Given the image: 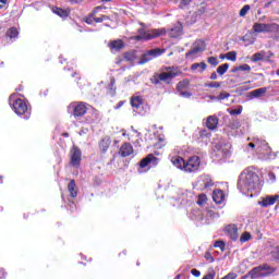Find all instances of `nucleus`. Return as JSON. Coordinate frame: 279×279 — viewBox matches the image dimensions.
Segmentation results:
<instances>
[{"instance_id": "f257e3e1", "label": "nucleus", "mask_w": 279, "mask_h": 279, "mask_svg": "<svg viewBox=\"0 0 279 279\" xmlns=\"http://www.w3.org/2000/svg\"><path fill=\"white\" fill-rule=\"evenodd\" d=\"M238 189L243 195H248L250 197L258 195L262 189L260 177L251 168H246L240 174Z\"/></svg>"}, {"instance_id": "f03ea898", "label": "nucleus", "mask_w": 279, "mask_h": 279, "mask_svg": "<svg viewBox=\"0 0 279 279\" xmlns=\"http://www.w3.org/2000/svg\"><path fill=\"white\" fill-rule=\"evenodd\" d=\"M171 163L180 171H184V173H195L199 171V167L202 166V159L198 156H192L187 160L180 156L171 157Z\"/></svg>"}, {"instance_id": "7ed1b4c3", "label": "nucleus", "mask_w": 279, "mask_h": 279, "mask_svg": "<svg viewBox=\"0 0 279 279\" xmlns=\"http://www.w3.org/2000/svg\"><path fill=\"white\" fill-rule=\"evenodd\" d=\"M9 105L14 110L17 117H22V119H29L32 117V108L27 105V101L17 98L16 94H12L9 98Z\"/></svg>"}, {"instance_id": "20e7f679", "label": "nucleus", "mask_w": 279, "mask_h": 279, "mask_svg": "<svg viewBox=\"0 0 279 279\" xmlns=\"http://www.w3.org/2000/svg\"><path fill=\"white\" fill-rule=\"evenodd\" d=\"M167 34V29L157 28L151 31H145L141 28L138 31V35L135 36V40H151V38H158V36H165Z\"/></svg>"}, {"instance_id": "39448f33", "label": "nucleus", "mask_w": 279, "mask_h": 279, "mask_svg": "<svg viewBox=\"0 0 279 279\" xmlns=\"http://www.w3.org/2000/svg\"><path fill=\"white\" fill-rule=\"evenodd\" d=\"M205 50L206 44L204 43V40H196L193 44L192 49L185 53V58H187V60H195V58H199V53H203V51Z\"/></svg>"}, {"instance_id": "423d86ee", "label": "nucleus", "mask_w": 279, "mask_h": 279, "mask_svg": "<svg viewBox=\"0 0 279 279\" xmlns=\"http://www.w3.org/2000/svg\"><path fill=\"white\" fill-rule=\"evenodd\" d=\"M270 274H274V269L269 267V265L265 264L263 266H258L253 268L250 272L248 276L252 279H258V278H267Z\"/></svg>"}, {"instance_id": "0eeeda50", "label": "nucleus", "mask_w": 279, "mask_h": 279, "mask_svg": "<svg viewBox=\"0 0 279 279\" xmlns=\"http://www.w3.org/2000/svg\"><path fill=\"white\" fill-rule=\"evenodd\" d=\"M211 186H215V183L208 174H202L194 183V189L197 191H206V189H210Z\"/></svg>"}, {"instance_id": "6e6552de", "label": "nucleus", "mask_w": 279, "mask_h": 279, "mask_svg": "<svg viewBox=\"0 0 279 279\" xmlns=\"http://www.w3.org/2000/svg\"><path fill=\"white\" fill-rule=\"evenodd\" d=\"M247 147L250 149H256V151H269V144L265 140H260L259 137H253L252 142L248 143Z\"/></svg>"}, {"instance_id": "1a4fd4ad", "label": "nucleus", "mask_w": 279, "mask_h": 279, "mask_svg": "<svg viewBox=\"0 0 279 279\" xmlns=\"http://www.w3.org/2000/svg\"><path fill=\"white\" fill-rule=\"evenodd\" d=\"M156 165H158V158H156V156L150 154L141 160L138 173H143L144 171L143 169H145V171H149V168L156 167Z\"/></svg>"}, {"instance_id": "9d476101", "label": "nucleus", "mask_w": 279, "mask_h": 279, "mask_svg": "<svg viewBox=\"0 0 279 279\" xmlns=\"http://www.w3.org/2000/svg\"><path fill=\"white\" fill-rule=\"evenodd\" d=\"M162 53H165V50L160 48L148 50L146 53L142 56L141 60L138 61V64H147V62L154 60V58L162 56Z\"/></svg>"}, {"instance_id": "9b49d317", "label": "nucleus", "mask_w": 279, "mask_h": 279, "mask_svg": "<svg viewBox=\"0 0 279 279\" xmlns=\"http://www.w3.org/2000/svg\"><path fill=\"white\" fill-rule=\"evenodd\" d=\"M69 110H72L73 117H84L88 112V105L86 102H72Z\"/></svg>"}, {"instance_id": "f8f14e48", "label": "nucleus", "mask_w": 279, "mask_h": 279, "mask_svg": "<svg viewBox=\"0 0 279 279\" xmlns=\"http://www.w3.org/2000/svg\"><path fill=\"white\" fill-rule=\"evenodd\" d=\"M230 149H232V144H230V142L222 141L215 145V150L220 151L222 158H229Z\"/></svg>"}, {"instance_id": "ddd939ff", "label": "nucleus", "mask_w": 279, "mask_h": 279, "mask_svg": "<svg viewBox=\"0 0 279 279\" xmlns=\"http://www.w3.org/2000/svg\"><path fill=\"white\" fill-rule=\"evenodd\" d=\"M271 23L255 22L252 27V34L258 36V34H269Z\"/></svg>"}, {"instance_id": "4468645a", "label": "nucleus", "mask_w": 279, "mask_h": 279, "mask_svg": "<svg viewBox=\"0 0 279 279\" xmlns=\"http://www.w3.org/2000/svg\"><path fill=\"white\" fill-rule=\"evenodd\" d=\"M71 165L72 167H80L82 162V150L77 148L76 146H73L71 151Z\"/></svg>"}, {"instance_id": "2eb2a0df", "label": "nucleus", "mask_w": 279, "mask_h": 279, "mask_svg": "<svg viewBox=\"0 0 279 279\" xmlns=\"http://www.w3.org/2000/svg\"><path fill=\"white\" fill-rule=\"evenodd\" d=\"M131 106L133 108V112H136L137 114H143L144 104L142 97L133 96L131 98Z\"/></svg>"}, {"instance_id": "dca6fc26", "label": "nucleus", "mask_w": 279, "mask_h": 279, "mask_svg": "<svg viewBox=\"0 0 279 279\" xmlns=\"http://www.w3.org/2000/svg\"><path fill=\"white\" fill-rule=\"evenodd\" d=\"M178 75H180V72L173 68H167V72L159 74V80L160 82H169V80H173V77H178Z\"/></svg>"}, {"instance_id": "f3484780", "label": "nucleus", "mask_w": 279, "mask_h": 279, "mask_svg": "<svg viewBox=\"0 0 279 279\" xmlns=\"http://www.w3.org/2000/svg\"><path fill=\"white\" fill-rule=\"evenodd\" d=\"M119 154L122 158H128V156H132V154H134V147H132V144L130 143H124L121 146Z\"/></svg>"}, {"instance_id": "a211bd4d", "label": "nucleus", "mask_w": 279, "mask_h": 279, "mask_svg": "<svg viewBox=\"0 0 279 279\" xmlns=\"http://www.w3.org/2000/svg\"><path fill=\"white\" fill-rule=\"evenodd\" d=\"M278 199H279V195L266 196L259 202V206H263V208L274 206V204H276Z\"/></svg>"}, {"instance_id": "6ab92c4d", "label": "nucleus", "mask_w": 279, "mask_h": 279, "mask_svg": "<svg viewBox=\"0 0 279 279\" xmlns=\"http://www.w3.org/2000/svg\"><path fill=\"white\" fill-rule=\"evenodd\" d=\"M225 230H226L228 236H230L231 241L239 240V229L234 225L227 226Z\"/></svg>"}, {"instance_id": "aec40b11", "label": "nucleus", "mask_w": 279, "mask_h": 279, "mask_svg": "<svg viewBox=\"0 0 279 279\" xmlns=\"http://www.w3.org/2000/svg\"><path fill=\"white\" fill-rule=\"evenodd\" d=\"M204 125L208 128L209 130H217V125H219V118L216 116H209L205 122Z\"/></svg>"}, {"instance_id": "412c9836", "label": "nucleus", "mask_w": 279, "mask_h": 279, "mask_svg": "<svg viewBox=\"0 0 279 279\" xmlns=\"http://www.w3.org/2000/svg\"><path fill=\"white\" fill-rule=\"evenodd\" d=\"M182 23L178 22L173 28L168 31V35L171 38H178L179 36H182Z\"/></svg>"}, {"instance_id": "4be33fe9", "label": "nucleus", "mask_w": 279, "mask_h": 279, "mask_svg": "<svg viewBox=\"0 0 279 279\" xmlns=\"http://www.w3.org/2000/svg\"><path fill=\"white\" fill-rule=\"evenodd\" d=\"M213 201L216 204H223V202L226 201V194L223 193V191L221 190H215L213 192Z\"/></svg>"}, {"instance_id": "5701e85b", "label": "nucleus", "mask_w": 279, "mask_h": 279, "mask_svg": "<svg viewBox=\"0 0 279 279\" xmlns=\"http://www.w3.org/2000/svg\"><path fill=\"white\" fill-rule=\"evenodd\" d=\"M267 94V87H260L257 88L255 90H252L251 93H248V97L251 99H258L259 97H263Z\"/></svg>"}, {"instance_id": "b1692460", "label": "nucleus", "mask_w": 279, "mask_h": 279, "mask_svg": "<svg viewBox=\"0 0 279 279\" xmlns=\"http://www.w3.org/2000/svg\"><path fill=\"white\" fill-rule=\"evenodd\" d=\"M110 136H105L101 138L100 143H99V147L100 150L102 151V154H106V151H108L109 147H110Z\"/></svg>"}, {"instance_id": "393cba45", "label": "nucleus", "mask_w": 279, "mask_h": 279, "mask_svg": "<svg viewBox=\"0 0 279 279\" xmlns=\"http://www.w3.org/2000/svg\"><path fill=\"white\" fill-rule=\"evenodd\" d=\"M109 47H110L111 51H121V49H123V47H125V45L123 44V40L118 39V40L111 41L109 44Z\"/></svg>"}, {"instance_id": "a878e982", "label": "nucleus", "mask_w": 279, "mask_h": 279, "mask_svg": "<svg viewBox=\"0 0 279 279\" xmlns=\"http://www.w3.org/2000/svg\"><path fill=\"white\" fill-rule=\"evenodd\" d=\"M268 34H272L275 40H279V24L270 23Z\"/></svg>"}, {"instance_id": "bb28decb", "label": "nucleus", "mask_w": 279, "mask_h": 279, "mask_svg": "<svg viewBox=\"0 0 279 279\" xmlns=\"http://www.w3.org/2000/svg\"><path fill=\"white\" fill-rule=\"evenodd\" d=\"M68 191L71 197H77V185L75 184V180H71L68 184Z\"/></svg>"}, {"instance_id": "cd10ccee", "label": "nucleus", "mask_w": 279, "mask_h": 279, "mask_svg": "<svg viewBox=\"0 0 279 279\" xmlns=\"http://www.w3.org/2000/svg\"><path fill=\"white\" fill-rule=\"evenodd\" d=\"M265 56H266L265 50H262V51H259V52L254 53V54L251 57V61H252V62H263V60H265Z\"/></svg>"}, {"instance_id": "c85d7f7f", "label": "nucleus", "mask_w": 279, "mask_h": 279, "mask_svg": "<svg viewBox=\"0 0 279 279\" xmlns=\"http://www.w3.org/2000/svg\"><path fill=\"white\" fill-rule=\"evenodd\" d=\"M191 69L193 71H197L198 73H204V71H206L207 69V65H206V62L194 63L192 64Z\"/></svg>"}, {"instance_id": "c756f323", "label": "nucleus", "mask_w": 279, "mask_h": 279, "mask_svg": "<svg viewBox=\"0 0 279 279\" xmlns=\"http://www.w3.org/2000/svg\"><path fill=\"white\" fill-rule=\"evenodd\" d=\"M52 12L54 14H57L58 16H61V19H66V16H69V12L64 9H61V8H53L52 9Z\"/></svg>"}, {"instance_id": "7c9ffc66", "label": "nucleus", "mask_w": 279, "mask_h": 279, "mask_svg": "<svg viewBox=\"0 0 279 279\" xmlns=\"http://www.w3.org/2000/svg\"><path fill=\"white\" fill-rule=\"evenodd\" d=\"M99 119V111L96 109L92 110V117H87V123H95Z\"/></svg>"}, {"instance_id": "2f4dec72", "label": "nucleus", "mask_w": 279, "mask_h": 279, "mask_svg": "<svg viewBox=\"0 0 279 279\" xmlns=\"http://www.w3.org/2000/svg\"><path fill=\"white\" fill-rule=\"evenodd\" d=\"M228 69H230V64L223 63L217 68V73L220 75H226L228 72Z\"/></svg>"}, {"instance_id": "473e14b6", "label": "nucleus", "mask_w": 279, "mask_h": 279, "mask_svg": "<svg viewBox=\"0 0 279 279\" xmlns=\"http://www.w3.org/2000/svg\"><path fill=\"white\" fill-rule=\"evenodd\" d=\"M7 36L9 38H19V29H16V27H11L8 32H7Z\"/></svg>"}, {"instance_id": "72a5a7b5", "label": "nucleus", "mask_w": 279, "mask_h": 279, "mask_svg": "<svg viewBox=\"0 0 279 279\" xmlns=\"http://www.w3.org/2000/svg\"><path fill=\"white\" fill-rule=\"evenodd\" d=\"M238 71H252V66H250V64H242L240 66H236L233 69V73H236Z\"/></svg>"}, {"instance_id": "f704fd0d", "label": "nucleus", "mask_w": 279, "mask_h": 279, "mask_svg": "<svg viewBox=\"0 0 279 279\" xmlns=\"http://www.w3.org/2000/svg\"><path fill=\"white\" fill-rule=\"evenodd\" d=\"M184 88H189V81H181L177 85V90L180 93V90H184Z\"/></svg>"}, {"instance_id": "c9c22d12", "label": "nucleus", "mask_w": 279, "mask_h": 279, "mask_svg": "<svg viewBox=\"0 0 279 279\" xmlns=\"http://www.w3.org/2000/svg\"><path fill=\"white\" fill-rule=\"evenodd\" d=\"M230 130H239V128H241V121L239 120H233L230 124H229Z\"/></svg>"}, {"instance_id": "e433bc0d", "label": "nucleus", "mask_w": 279, "mask_h": 279, "mask_svg": "<svg viewBox=\"0 0 279 279\" xmlns=\"http://www.w3.org/2000/svg\"><path fill=\"white\" fill-rule=\"evenodd\" d=\"M226 58L231 62H236V51H230L226 54Z\"/></svg>"}, {"instance_id": "4c0bfd02", "label": "nucleus", "mask_w": 279, "mask_h": 279, "mask_svg": "<svg viewBox=\"0 0 279 279\" xmlns=\"http://www.w3.org/2000/svg\"><path fill=\"white\" fill-rule=\"evenodd\" d=\"M207 217L209 219H219V215L213 209L207 210Z\"/></svg>"}, {"instance_id": "58836bf2", "label": "nucleus", "mask_w": 279, "mask_h": 279, "mask_svg": "<svg viewBox=\"0 0 279 279\" xmlns=\"http://www.w3.org/2000/svg\"><path fill=\"white\" fill-rule=\"evenodd\" d=\"M208 64H211V66H217L219 64V60L217 57H209L207 59Z\"/></svg>"}, {"instance_id": "ea45409f", "label": "nucleus", "mask_w": 279, "mask_h": 279, "mask_svg": "<svg viewBox=\"0 0 279 279\" xmlns=\"http://www.w3.org/2000/svg\"><path fill=\"white\" fill-rule=\"evenodd\" d=\"M208 198L206 197V194H201L198 196V201H197V204L198 206H204V204L206 203Z\"/></svg>"}, {"instance_id": "a19ab883", "label": "nucleus", "mask_w": 279, "mask_h": 279, "mask_svg": "<svg viewBox=\"0 0 279 279\" xmlns=\"http://www.w3.org/2000/svg\"><path fill=\"white\" fill-rule=\"evenodd\" d=\"M250 239H252V235L248 232H245L241 235L240 241L241 243H246Z\"/></svg>"}, {"instance_id": "79ce46f5", "label": "nucleus", "mask_w": 279, "mask_h": 279, "mask_svg": "<svg viewBox=\"0 0 279 279\" xmlns=\"http://www.w3.org/2000/svg\"><path fill=\"white\" fill-rule=\"evenodd\" d=\"M193 0H181L179 7L181 8V10H184V8H189V5H191V2Z\"/></svg>"}, {"instance_id": "37998d69", "label": "nucleus", "mask_w": 279, "mask_h": 279, "mask_svg": "<svg viewBox=\"0 0 279 279\" xmlns=\"http://www.w3.org/2000/svg\"><path fill=\"white\" fill-rule=\"evenodd\" d=\"M214 247H218L219 250L223 251V250H226V242L216 241L215 244H214Z\"/></svg>"}, {"instance_id": "c03bdc74", "label": "nucleus", "mask_w": 279, "mask_h": 279, "mask_svg": "<svg viewBox=\"0 0 279 279\" xmlns=\"http://www.w3.org/2000/svg\"><path fill=\"white\" fill-rule=\"evenodd\" d=\"M250 12V4H245L241 10H240V16H245Z\"/></svg>"}, {"instance_id": "a18cd8bd", "label": "nucleus", "mask_w": 279, "mask_h": 279, "mask_svg": "<svg viewBox=\"0 0 279 279\" xmlns=\"http://www.w3.org/2000/svg\"><path fill=\"white\" fill-rule=\"evenodd\" d=\"M228 97H230V94L222 92L219 94V96H217V99H218V101H223V99H228Z\"/></svg>"}, {"instance_id": "49530a36", "label": "nucleus", "mask_w": 279, "mask_h": 279, "mask_svg": "<svg viewBox=\"0 0 279 279\" xmlns=\"http://www.w3.org/2000/svg\"><path fill=\"white\" fill-rule=\"evenodd\" d=\"M242 112H243V107H239V108H236V109H232V110L230 111V114L236 116V114H241Z\"/></svg>"}, {"instance_id": "de8ad7c7", "label": "nucleus", "mask_w": 279, "mask_h": 279, "mask_svg": "<svg viewBox=\"0 0 279 279\" xmlns=\"http://www.w3.org/2000/svg\"><path fill=\"white\" fill-rule=\"evenodd\" d=\"M271 255H272L274 258L279 260V245L276 246L274 251H271Z\"/></svg>"}, {"instance_id": "09e8293b", "label": "nucleus", "mask_w": 279, "mask_h": 279, "mask_svg": "<svg viewBox=\"0 0 279 279\" xmlns=\"http://www.w3.org/2000/svg\"><path fill=\"white\" fill-rule=\"evenodd\" d=\"M199 136H201V138H208V136H210V132H208L206 130H201Z\"/></svg>"}, {"instance_id": "8fccbe9b", "label": "nucleus", "mask_w": 279, "mask_h": 279, "mask_svg": "<svg viewBox=\"0 0 279 279\" xmlns=\"http://www.w3.org/2000/svg\"><path fill=\"white\" fill-rule=\"evenodd\" d=\"M206 86L207 88H219L221 84L214 82V83L206 84Z\"/></svg>"}, {"instance_id": "3c124183", "label": "nucleus", "mask_w": 279, "mask_h": 279, "mask_svg": "<svg viewBox=\"0 0 279 279\" xmlns=\"http://www.w3.org/2000/svg\"><path fill=\"white\" fill-rule=\"evenodd\" d=\"M179 95H180V97H184L185 99H189L192 94L189 93V92H182V90H180V92H179Z\"/></svg>"}, {"instance_id": "603ef678", "label": "nucleus", "mask_w": 279, "mask_h": 279, "mask_svg": "<svg viewBox=\"0 0 279 279\" xmlns=\"http://www.w3.org/2000/svg\"><path fill=\"white\" fill-rule=\"evenodd\" d=\"M151 84H160V76L159 74L155 75L151 80H150Z\"/></svg>"}, {"instance_id": "864d4df0", "label": "nucleus", "mask_w": 279, "mask_h": 279, "mask_svg": "<svg viewBox=\"0 0 279 279\" xmlns=\"http://www.w3.org/2000/svg\"><path fill=\"white\" fill-rule=\"evenodd\" d=\"M92 19L95 21V23H104L106 21V15H102L101 17H93Z\"/></svg>"}, {"instance_id": "5fc2aeb1", "label": "nucleus", "mask_w": 279, "mask_h": 279, "mask_svg": "<svg viewBox=\"0 0 279 279\" xmlns=\"http://www.w3.org/2000/svg\"><path fill=\"white\" fill-rule=\"evenodd\" d=\"M191 274L195 278H199V276H202V272L199 270L195 269V268L191 270Z\"/></svg>"}, {"instance_id": "6e6d98bb", "label": "nucleus", "mask_w": 279, "mask_h": 279, "mask_svg": "<svg viewBox=\"0 0 279 279\" xmlns=\"http://www.w3.org/2000/svg\"><path fill=\"white\" fill-rule=\"evenodd\" d=\"M203 279H215V272H209L203 277Z\"/></svg>"}, {"instance_id": "4d7b16f0", "label": "nucleus", "mask_w": 279, "mask_h": 279, "mask_svg": "<svg viewBox=\"0 0 279 279\" xmlns=\"http://www.w3.org/2000/svg\"><path fill=\"white\" fill-rule=\"evenodd\" d=\"M268 177H269V180H271L272 182H276V174L274 172H270Z\"/></svg>"}, {"instance_id": "13d9d810", "label": "nucleus", "mask_w": 279, "mask_h": 279, "mask_svg": "<svg viewBox=\"0 0 279 279\" xmlns=\"http://www.w3.org/2000/svg\"><path fill=\"white\" fill-rule=\"evenodd\" d=\"M70 210H71V213H73L74 210H75V208H76V206H75V203H70Z\"/></svg>"}, {"instance_id": "bf43d9fd", "label": "nucleus", "mask_w": 279, "mask_h": 279, "mask_svg": "<svg viewBox=\"0 0 279 279\" xmlns=\"http://www.w3.org/2000/svg\"><path fill=\"white\" fill-rule=\"evenodd\" d=\"M124 58L126 60H132V53H130V52L125 53Z\"/></svg>"}, {"instance_id": "052dcab7", "label": "nucleus", "mask_w": 279, "mask_h": 279, "mask_svg": "<svg viewBox=\"0 0 279 279\" xmlns=\"http://www.w3.org/2000/svg\"><path fill=\"white\" fill-rule=\"evenodd\" d=\"M70 3H82L84 0H68Z\"/></svg>"}, {"instance_id": "680f3d73", "label": "nucleus", "mask_w": 279, "mask_h": 279, "mask_svg": "<svg viewBox=\"0 0 279 279\" xmlns=\"http://www.w3.org/2000/svg\"><path fill=\"white\" fill-rule=\"evenodd\" d=\"M210 80H217V73L216 72L211 73Z\"/></svg>"}, {"instance_id": "e2e57ef3", "label": "nucleus", "mask_w": 279, "mask_h": 279, "mask_svg": "<svg viewBox=\"0 0 279 279\" xmlns=\"http://www.w3.org/2000/svg\"><path fill=\"white\" fill-rule=\"evenodd\" d=\"M123 106V101H120L117 106H116V110H119V108H121Z\"/></svg>"}, {"instance_id": "0e129e2a", "label": "nucleus", "mask_w": 279, "mask_h": 279, "mask_svg": "<svg viewBox=\"0 0 279 279\" xmlns=\"http://www.w3.org/2000/svg\"><path fill=\"white\" fill-rule=\"evenodd\" d=\"M86 23H87L88 25H90V24H93V20H92L90 17H88V19L86 20Z\"/></svg>"}, {"instance_id": "69168bd1", "label": "nucleus", "mask_w": 279, "mask_h": 279, "mask_svg": "<svg viewBox=\"0 0 279 279\" xmlns=\"http://www.w3.org/2000/svg\"><path fill=\"white\" fill-rule=\"evenodd\" d=\"M254 43H256V37H254V38L250 41V45H254Z\"/></svg>"}, {"instance_id": "338daca9", "label": "nucleus", "mask_w": 279, "mask_h": 279, "mask_svg": "<svg viewBox=\"0 0 279 279\" xmlns=\"http://www.w3.org/2000/svg\"><path fill=\"white\" fill-rule=\"evenodd\" d=\"M242 89H243V90H250V87H247V86L244 85V86H242Z\"/></svg>"}, {"instance_id": "774afa93", "label": "nucleus", "mask_w": 279, "mask_h": 279, "mask_svg": "<svg viewBox=\"0 0 279 279\" xmlns=\"http://www.w3.org/2000/svg\"><path fill=\"white\" fill-rule=\"evenodd\" d=\"M269 5H271V1H269L268 3L265 4V8H269Z\"/></svg>"}]
</instances>
